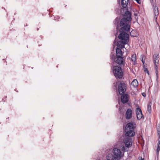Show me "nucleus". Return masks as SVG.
I'll list each match as a JSON object with an SVG mask.
<instances>
[{
	"label": "nucleus",
	"mask_w": 160,
	"mask_h": 160,
	"mask_svg": "<svg viewBox=\"0 0 160 160\" xmlns=\"http://www.w3.org/2000/svg\"><path fill=\"white\" fill-rule=\"evenodd\" d=\"M130 12L127 11L125 14L124 17L122 19L120 22V26L122 31L128 32L130 29V21L131 20Z\"/></svg>",
	"instance_id": "nucleus-1"
},
{
	"label": "nucleus",
	"mask_w": 160,
	"mask_h": 160,
	"mask_svg": "<svg viewBox=\"0 0 160 160\" xmlns=\"http://www.w3.org/2000/svg\"><path fill=\"white\" fill-rule=\"evenodd\" d=\"M111 59L119 65L123 64V59L122 57H117L116 58H113V57H111Z\"/></svg>",
	"instance_id": "nucleus-7"
},
{
	"label": "nucleus",
	"mask_w": 160,
	"mask_h": 160,
	"mask_svg": "<svg viewBox=\"0 0 160 160\" xmlns=\"http://www.w3.org/2000/svg\"><path fill=\"white\" fill-rule=\"evenodd\" d=\"M144 57V56L143 55H142L140 57V59H141L142 58V61L143 63H144V61L143 60V58Z\"/></svg>",
	"instance_id": "nucleus-21"
},
{
	"label": "nucleus",
	"mask_w": 160,
	"mask_h": 160,
	"mask_svg": "<svg viewBox=\"0 0 160 160\" xmlns=\"http://www.w3.org/2000/svg\"><path fill=\"white\" fill-rule=\"evenodd\" d=\"M142 95L144 97H145L146 96V94L145 93H144V92L142 93Z\"/></svg>",
	"instance_id": "nucleus-23"
},
{
	"label": "nucleus",
	"mask_w": 160,
	"mask_h": 160,
	"mask_svg": "<svg viewBox=\"0 0 160 160\" xmlns=\"http://www.w3.org/2000/svg\"><path fill=\"white\" fill-rule=\"evenodd\" d=\"M136 113L137 119L138 120H140L143 117V116L142 113L141 109L139 108H137L136 110Z\"/></svg>",
	"instance_id": "nucleus-10"
},
{
	"label": "nucleus",
	"mask_w": 160,
	"mask_h": 160,
	"mask_svg": "<svg viewBox=\"0 0 160 160\" xmlns=\"http://www.w3.org/2000/svg\"><path fill=\"white\" fill-rule=\"evenodd\" d=\"M132 111L130 108L128 109L125 113L126 118L127 119L129 120L132 117Z\"/></svg>",
	"instance_id": "nucleus-12"
},
{
	"label": "nucleus",
	"mask_w": 160,
	"mask_h": 160,
	"mask_svg": "<svg viewBox=\"0 0 160 160\" xmlns=\"http://www.w3.org/2000/svg\"><path fill=\"white\" fill-rule=\"evenodd\" d=\"M118 38L121 40L117 43V46L120 48L124 47V45L127 44L129 41V35L125 32H121L118 36Z\"/></svg>",
	"instance_id": "nucleus-2"
},
{
	"label": "nucleus",
	"mask_w": 160,
	"mask_h": 160,
	"mask_svg": "<svg viewBox=\"0 0 160 160\" xmlns=\"http://www.w3.org/2000/svg\"><path fill=\"white\" fill-rule=\"evenodd\" d=\"M158 135L159 136V141L158 143V148L157 149V154H158L160 150V124L158 125L157 127Z\"/></svg>",
	"instance_id": "nucleus-9"
},
{
	"label": "nucleus",
	"mask_w": 160,
	"mask_h": 160,
	"mask_svg": "<svg viewBox=\"0 0 160 160\" xmlns=\"http://www.w3.org/2000/svg\"><path fill=\"white\" fill-rule=\"evenodd\" d=\"M135 128V123L134 122H131L127 124L126 127V129L129 130H133Z\"/></svg>",
	"instance_id": "nucleus-11"
},
{
	"label": "nucleus",
	"mask_w": 160,
	"mask_h": 160,
	"mask_svg": "<svg viewBox=\"0 0 160 160\" xmlns=\"http://www.w3.org/2000/svg\"><path fill=\"white\" fill-rule=\"evenodd\" d=\"M131 85L134 87H137L138 85V82L136 79H134L131 83Z\"/></svg>",
	"instance_id": "nucleus-18"
},
{
	"label": "nucleus",
	"mask_w": 160,
	"mask_h": 160,
	"mask_svg": "<svg viewBox=\"0 0 160 160\" xmlns=\"http://www.w3.org/2000/svg\"><path fill=\"white\" fill-rule=\"evenodd\" d=\"M126 86L124 83H121L118 86V90L120 94L121 95L126 91Z\"/></svg>",
	"instance_id": "nucleus-6"
},
{
	"label": "nucleus",
	"mask_w": 160,
	"mask_h": 160,
	"mask_svg": "<svg viewBox=\"0 0 160 160\" xmlns=\"http://www.w3.org/2000/svg\"><path fill=\"white\" fill-rule=\"evenodd\" d=\"M116 40H115L114 41V44H115V43H116Z\"/></svg>",
	"instance_id": "nucleus-26"
},
{
	"label": "nucleus",
	"mask_w": 160,
	"mask_h": 160,
	"mask_svg": "<svg viewBox=\"0 0 160 160\" xmlns=\"http://www.w3.org/2000/svg\"><path fill=\"white\" fill-rule=\"evenodd\" d=\"M117 57H122L123 52L120 48H117L116 49Z\"/></svg>",
	"instance_id": "nucleus-16"
},
{
	"label": "nucleus",
	"mask_w": 160,
	"mask_h": 160,
	"mask_svg": "<svg viewBox=\"0 0 160 160\" xmlns=\"http://www.w3.org/2000/svg\"><path fill=\"white\" fill-rule=\"evenodd\" d=\"M129 0H122V6L123 8H125L128 3Z\"/></svg>",
	"instance_id": "nucleus-17"
},
{
	"label": "nucleus",
	"mask_w": 160,
	"mask_h": 160,
	"mask_svg": "<svg viewBox=\"0 0 160 160\" xmlns=\"http://www.w3.org/2000/svg\"><path fill=\"white\" fill-rule=\"evenodd\" d=\"M112 71L114 76L116 78H122L123 72L121 67L118 66H114L113 68Z\"/></svg>",
	"instance_id": "nucleus-4"
},
{
	"label": "nucleus",
	"mask_w": 160,
	"mask_h": 160,
	"mask_svg": "<svg viewBox=\"0 0 160 160\" xmlns=\"http://www.w3.org/2000/svg\"><path fill=\"white\" fill-rule=\"evenodd\" d=\"M144 160V158H141L140 160Z\"/></svg>",
	"instance_id": "nucleus-25"
},
{
	"label": "nucleus",
	"mask_w": 160,
	"mask_h": 160,
	"mask_svg": "<svg viewBox=\"0 0 160 160\" xmlns=\"http://www.w3.org/2000/svg\"><path fill=\"white\" fill-rule=\"evenodd\" d=\"M114 155L112 156V160H119L122 156V152L119 149L114 148L113 150Z\"/></svg>",
	"instance_id": "nucleus-5"
},
{
	"label": "nucleus",
	"mask_w": 160,
	"mask_h": 160,
	"mask_svg": "<svg viewBox=\"0 0 160 160\" xmlns=\"http://www.w3.org/2000/svg\"><path fill=\"white\" fill-rule=\"evenodd\" d=\"M125 134V137H130L133 136L135 134V132L133 130H129L126 131Z\"/></svg>",
	"instance_id": "nucleus-14"
},
{
	"label": "nucleus",
	"mask_w": 160,
	"mask_h": 160,
	"mask_svg": "<svg viewBox=\"0 0 160 160\" xmlns=\"http://www.w3.org/2000/svg\"><path fill=\"white\" fill-rule=\"evenodd\" d=\"M131 60L132 62L133 63V64H135L136 62V55L135 54H133L132 55Z\"/></svg>",
	"instance_id": "nucleus-19"
},
{
	"label": "nucleus",
	"mask_w": 160,
	"mask_h": 160,
	"mask_svg": "<svg viewBox=\"0 0 160 160\" xmlns=\"http://www.w3.org/2000/svg\"><path fill=\"white\" fill-rule=\"evenodd\" d=\"M159 56L157 54H155L153 56V60L155 65V69L156 70V72L158 70V67L157 64H158L159 62Z\"/></svg>",
	"instance_id": "nucleus-8"
},
{
	"label": "nucleus",
	"mask_w": 160,
	"mask_h": 160,
	"mask_svg": "<svg viewBox=\"0 0 160 160\" xmlns=\"http://www.w3.org/2000/svg\"><path fill=\"white\" fill-rule=\"evenodd\" d=\"M144 71L146 72L148 74H149V72L147 68H145L144 69Z\"/></svg>",
	"instance_id": "nucleus-22"
},
{
	"label": "nucleus",
	"mask_w": 160,
	"mask_h": 160,
	"mask_svg": "<svg viewBox=\"0 0 160 160\" xmlns=\"http://www.w3.org/2000/svg\"><path fill=\"white\" fill-rule=\"evenodd\" d=\"M123 142L125 146H123L122 150L124 152L128 151L129 148L132 146V140L131 138L125 137L123 140Z\"/></svg>",
	"instance_id": "nucleus-3"
},
{
	"label": "nucleus",
	"mask_w": 160,
	"mask_h": 160,
	"mask_svg": "<svg viewBox=\"0 0 160 160\" xmlns=\"http://www.w3.org/2000/svg\"><path fill=\"white\" fill-rule=\"evenodd\" d=\"M153 8H154V18H155L156 20L157 17L159 14L158 8L156 4L153 5Z\"/></svg>",
	"instance_id": "nucleus-13"
},
{
	"label": "nucleus",
	"mask_w": 160,
	"mask_h": 160,
	"mask_svg": "<svg viewBox=\"0 0 160 160\" xmlns=\"http://www.w3.org/2000/svg\"><path fill=\"white\" fill-rule=\"evenodd\" d=\"M148 111H149V112H150V111H151V106L150 105H148Z\"/></svg>",
	"instance_id": "nucleus-20"
},
{
	"label": "nucleus",
	"mask_w": 160,
	"mask_h": 160,
	"mask_svg": "<svg viewBox=\"0 0 160 160\" xmlns=\"http://www.w3.org/2000/svg\"><path fill=\"white\" fill-rule=\"evenodd\" d=\"M151 2H152L153 1V0H150Z\"/></svg>",
	"instance_id": "nucleus-27"
},
{
	"label": "nucleus",
	"mask_w": 160,
	"mask_h": 160,
	"mask_svg": "<svg viewBox=\"0 0 160 160\" xmlns=\"http://www.w3.org/2000/svg\"><path fill=\"white\" fill-rule=\"evenodd\" d=\"M128 95L127 94H124L122 95L121 97V100L122 102L123 103H125L127 102L128 101Z\"/></svg>",
	"instance_id": "nucleus-15"
},
{
	"label": "nucleus",
	"mask_w": 160,
	"mask_h": 160,
	"mask_svg": "<svg viewBox=\"0 0 160 160\" xmlns=\"http://www.w3.org/2000/svg\"><path fill=\"white\" fill-rule=\"evenodd\" d=\"M117 29L118 30L119 29V26L117 25Z\"/></svg>",
	"instance_id": "nucleus-24"
}]
</instances>
